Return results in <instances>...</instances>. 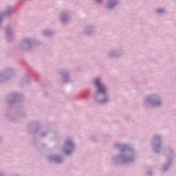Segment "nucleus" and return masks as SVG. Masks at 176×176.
Segmentation results:
<instances>
[{
    "label": "nucleus",
    "mask_w": 176,
    "mask_h": 176,
    "mask_svg": "<svg viewBox=\"0 0 176 176\" xmlns=\"http://www.w3.org/2000/svg\"><path fill=\"white\" fill-rule=\"evenodd\" d=\"M96 87H98V94H105V88L100 83V79L95 80Z\"/></svg>",
    "instance_id": "obj_1"
},
{
    "label": "nucleus",
    "mask_w": 176,
    "mask_h": 176,
    "mask_svg": "<svg viewBox=\"0 0 176 176\" xmlns=\"http://www.w3.org/2000/svg\"><path fill=\"white\" fill-rule=\"evenodd\" d=\"M109 8H112V6L111 4H109Z\"/></svg>",
    "instance_id": "obj_2"
},
{
    "label": "nucleus",
    "mask_w": 176,
    "mask_h": 176,
    "mask_svg": "<svg viewBox=\"0 0 176 176\" xmlns=\"http://www.w3.org/2000/svg\"><path fill=\"white\" fill-rule=\"evenodd\" d=\"M66 153H67V155H69V151H66Z\"/></svg>",
    "instance_id": "obj_3"
},
{
    "label": "nucleus",
    "mask_w": 176,
    "mask_h": 176,
    "mask_svg": "<svg viewBox=\"0 0 176 176\" xmlns=\"http://www.w3.org/2000/svg\"><path fill=\"white\" fill-rule=\"evenodd\" d=\"M105 102V101H104V100H102V101H101V102Z\"/></svg>",
    "instance_id": "obj_4"
},
{
    "label": "nucleus",
    "mask_w": 176,
    "mask_h": 176,
    "mask_svg": "<svg viewBox=\"0 0 176 176\" xmlns=\"http://www.w3.org/2000/svg\"><path fill=\"white\" fill-rule=\"evenodd\" d=\"M67 145L69 146V142H67Z\"/></svg>",
    "instance_id": "obj_5"
},
{
    "label": "nucleus",
    "mask_w": 176,
    "mask_h": 176,
    "mask_svg": "<svg viewBox=\"0 0 176 176\" xmlns=\"http://www.w3.org/2000/svg\"><path fill=\"white\" fill-rule=\"evenodd\" d=\"M162 12V11L160 10L159 12Z\"/></svg>",
    "instance_id": "obj_6"
}]
</instances>
